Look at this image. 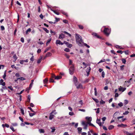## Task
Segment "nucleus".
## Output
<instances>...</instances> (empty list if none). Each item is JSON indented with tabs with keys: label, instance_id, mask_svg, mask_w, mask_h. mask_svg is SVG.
I'll use <instances>...</instances> for the list:
<instances>
[{
	"label": "nucleus",
	"instance_id": "nucleus-1",
	"mask_svg": "<svg viewBox=\"0 0 135 135\" xmlns=\"http://www.w3.org/2000/svg\"><path fill=\"white\" fill-rule=\"evenodd\" d=\"M75 35L76 41L77 44L79 46H82L83 45L84 42L82 37L77 34H75Z\"/></svg>",
	"mask_w": 135,
	"mask_h": 135
},
{
	"label": "nucleus",
	"instance_id": "nucleus-2",
	"mask_svg": "<svg viewBox=\"0 0 135 135\" xmlns=\"http://www.w3.org/2000/svg\"><path fill=\"white\" fill-rule=\"evenodd\" d=\"M111 32V30L108 28H105L104 32L105 34L107 36H108L110 34Z\"/></svg>",
	"mask_w": 135,
	"mask_h": 135
},
{
	"label": "nucleus",
	"instance_id": "nucleus-3",
	"mask_svg": "<svg viewBox=\"0 0 135 135\" xmlns=\"http://www.w3.org/2000/svg\"><path fill=\"white\" fill-rule=\"evenodd\" d=\"M74 70V66L73 65L70 66L69 69V72L71 75H73Z\"/></svg>",
	"mask_w": 135,
	"mask_h": 135
},
{
	"label": "nucleus",
	"instance_id": "nucleus-4",
	"mask_svg": "<svg viewBox=\"0 0 135 135\" xmlns=\"http://www.w3.org/2000/svg\"><path fill=\"white\" fill-rule=\"evenodd\" d=\"M81 124L82 125L84 126L83 128L84 129H87L88 123H86L85 121H83L82 122Z\"/></svg>",
	"mask_w": 135,
	"mask_h": 135
},
{
	"label": "nucleus",
	"instance_id": "nucleus-5",
	"mask_svg": "<svg viewBox=\"0 0 135 135\" xmlns=\"http://www.w3.org/2000/svg\"><path fill=\"white\" fill-rule=\"evenodd\" d=\"M64 43L69 48L73 46L72 44H70L69 42L66 41H64Z\"/></svg>",
	"mask_w": 135,
	"mask_h": 135
},
{
	"label": "nucleus",
	"instance_id": "nucleus-6",
	"mask_svg": "<svg viewBox=\"0 0 135 135\" xmlns=\"http://www.w3.org/2000/svg\"><path fill=\"white\" fill-rule=\"evenodd\" d=\"M77 89L82 88L83 86L81 84H78V83L75 84Z\"/></svg>",
	"mask_w": 135,
	"mask_h": 135
},
{
	"label": "nucleus",
	"instance_id": "nucleus-7",
	"mask_svg": "<svg viewBox=\"0 0 135 135\" xmlns=\"http://www.w3.org/2000/svg\"><path fill=\"white\" fill-rule=\"evenodd\" d=\"M65 37V36L64 35L61 33L59 35V38L60 39H63Z\"/></svg>",
	"mask_w": 135,
	"mask_h": 135
},
{
	"label": "nucleus",
	"instance_id": "nucleus-8",
	"mask_svg": "<svg viewBox=\"0 0 135 135\" xmlns=\"http://www.w3.org/2000/svg\"><path fill=\"white\" fill-rule=\"evenodd\" d=\"M96 123L98 124L100 126H101L102 125V123L100 122V119H97L96 120Z\"/></svg>",
	"mask_w": 135,
	"mask_h": 135
},
{
	"label": "nucleus",
	"instance_id": "nucleus-9",
	"mask_svg": "<svg viewBox=\"0 0 135 135\" xmlns=\"http://www.w3.org/2000/svg\"><path fill=\"white\" fill-rule=\"evenodd\" d=\"M47 6L48 7L50 8V10L51 11H52L54 13L58 15H59V13L58 12H57L56 11V10H54L52 9L50 7H49V6H48L47 5Z\"/></svg>",
	"mask_w": 135,
	"mask_h": 135
},
{
	"label": "nucleus",
	"instance_id": "nucleus-10",
	"mask_svg": "<svg viewBox=\"0 0 135 135\" xmlns=\"http://www.w3.org/2000/svg\"><path fill=\"white\" fill-rule=\"evenodd\" d=\"M28 61V60L27 59L25 60H20V63L21 64H24V62H27Z\"/></svg>",
	"mask_w": 135,
	"mask_h": 135
},
{
	"label": "nucleus",
	"instance_id": "nucleus-11",
	"mask_svg": "<svg viewBox=\"0 0 135 135\" xmlns=\"http://www.w3.org/2000/svg\"><path fill=\"white\" fill-rule=\"evenodd\" d=\"M54 111H53L51 113V114L50 115L49 117V119L50 120H52L53 118H54V115L53 114H52L53 113H54Z\"/></svg>",
	"mask_w": 135,
	"mask_h": 135
},
{
	"label": "nucleus",
	"instance_id": "nucleus-12",
	"mask_svg": "<svg viewBox=\"0 0 135 135\" xmlns=\"http://www.w3.org/2000/svg\"><path fill=\"white\" fill-rule=\"evenodd\" d=\"M126 89V88H123L122 87H120V88H119V90L120 91H122L123 92Z\"/></svg>",
	"mask_w": 135,
	"mask_h": 135
},
{
	"label": "nucleus",
	"instance_id": "nucleus-13",
	"mask_svg": "<svg viewBox=\"0 0 135 135\" xmlns=\"http://www.w3.org/2000/svg\"><path fill=\"white\" fill-rule=\"evenodd\" d=\"M73 81L75 84H76L77 83V80L75 76H74L73 79Z\"/></svg>",
	"mask_w": 135,
	"mask_h": 135
},
{
	"label": "nucleus",
	"instance_id": "nucleus-14",
	"mask_svg": "<svg viewBox=\"0 0 135 135\" xmlns=\"http://www.w3.org/2000/svg\"><path fill=\"white\" fill-rule=\"evenodd\" d=\"M127 126L126 125L124 124H118L117 125V126L118 127H125Z\"/></svg>",
	"mask_w": 135,
	"mask_h": 135
},
{
	"label": "nucleus",
	"instance_id": "nucleus-15",
	"mask_svg": "<svg viewBox=\"0 0 135 135\" xmlns=\"http://www.w3.org/2000/svg\"><path fill=\"white\" fill-rule=\"evenodd\" d=\"M4 80L2 79H1L0 80V83L3 86H4L5 85V83L3 82Z\"/></svg>",
	"mask_w": 135,
	"mask_h": 135
},
{
	"label": "nucleus",
	"instance_id": "nucleus-16",
	"mask_svg": "<svg viewBox=\"0 0 135 135\" xmlns=\"http://www.w3.org/2000/svg\"><path fill=\"white\" fill-rule=\"evenodd\" d=\"M52 54L50 52H47L45 56V57H48L50 56H51Z\"/></svg>",
	"mask_w": 135,
	"mask_h": 135
},
{
	"label": "nucleus",
	"instance_id": "nucleus-17",
	"mask_svg": "<svg viewBox=\"0 0 135 135\" xmlns=\"http://www.w3.org/2000/svg\"><path fill=\"white\" fill-rule=\"evenodd\" d=\"M85 119L88 120L89 122H90L92 120V118L91 117H86Z\"/></svg>",
	"mask_w": 135,
	"mask_h": 135
},
{
	"label": "nucleus",
	"instance_id": "nucleus-18",
	"mask_svg": "<svg viewBox=\"0 0 135 135\" xmlns=\"http://www.w3.org/2000/svg\"><path fill=\"white\" fill-rule=\"evenodd\" d=\"M128 83V84H126V86L128 87L129 86V85H130L131 84V81L129 80L128 81H125V84H126V83Z\"/></svg>",
	"mask_w": 135,
	"mask_h": 135
},
{
	"label": "nucleus",
	"instance_id": "nucleus-19",
	"mask_svg": "<svg viewBox=\"0 0 135 135\" xmlns=\"http://www.w3.org/2000/svg\"><path fill=\"white\" fill-rule=\"evenodd\" d=\"M39 131L41 133H44L45 132L44 130L42 129H39Z\"/></svg>",
	"mask_w": 135,
	"mask_h": 135
},
{
	"label": "nucleus",
	"instance_id": "nucleus-20",
	"mask_svg": "<svg viewBox=\"0 0 135 135\" xmlns=\"http://www.w3.org/2000/svg\"><path fill=\"white\" fill-rule=\"evenodd\" d=\"M124 133L127 135H133L134 134V133H129L128 132L126 131H124Z\"/></svg>",
	"mask_w": 135,
	"mask_h": 135
},
{
	"label": "nucleus",
	"instance_id": "nucleus-21",
	"mask_svg": "<svg viewBox=\"0 0 135 135\" xmlns=\"http://www.w3.org/2000/svg\"><path fill=\"white\" fill-rule=\"evenodd\" d=\"M77 129L78 131V132L79 133H80L81 132V130H82V128L81 127H78L77 128Z\"/></svg>",
	"mask_w": 135,
	"mask_h": 135
},
{
	"label": "nucleus",
	"instance_id": "nucleus-22",
	"mask_svg": "<svg viewBox=\"0 0 135 135\" xmlns=\"http://www.w3.org/2000/svg\"><path fill=\"white\" fill-rule=\"evenodd\" d=\"M63 32L65 34H67L70 37L71 36V35L70 34L66 31H64Z\"/></svg>",
	"mask_w": 135,
	"mask_h": 135
},
{
	"label": "nucleus",
	"instance_id": "nucleus-23",
	"mask_svg": "<svg viewBox=\"0 0 135 135\" xmlns=\"http://www.w3.org/2000/svg\"><path fill=\"white\" fill-rule=\"evenodd\" d=\"M61 12L63 14V15H65L66 17H68V14L67 13H66L64 11H61Z\"/></svg>",
	"mask_w": 135,
	"mask_h": 135
},
{
	"label": "nucleus",
	"instance_id": "nucleus-24",
	"mask_svg": "<svg viewBox=\"0 0 135 135\" xmlns=\"http://www.w3.org/2000/svg\"><path fill=\"white\" fill-rule=\"evenodd\" d=\"M62 78V76H56L55 78V79L56 80H59L61 79Z\"/></svg>",
	"mask_w": 135,
	"mask_h": 135
},
{
	"label": "nucleus",
	"instance_id": "nucleus-25",
	"mask_svg": "<svg viewBox=\"0 0 135 135\" xmlns=\"http://www.w3.org/2000/svg\"><path fill=\"white\" fill-rule=\"evenodd\" d=\"M42 57H41L40 59H38V60H37V63L38 64L40 63L41 62V61H42Z\"/></svg>",
	"mask_w": 135,
	"mask_h": 135
},
{
	"label": "nucleus",
	"instance_id": "nucleus-26",
	"mask_svg": "<svg viewBox=\"0 0 135 135\" xmlns=\"http://www.w3.org/2000/svg\"><path fill=\"white\" fill-rule=\"evenodd\" d=\"M25 80L26 79L23 77H21L19 78H17V80Z\"/></svg>",
	"mask_w": 135,
	"mask_h": 135
},
{
	"label": "nucleus",
	"instance_id": "nucleus-27",
	"mask_svg": "<svg viewBox=\"0 0 135 135\" xmlns=\"http://www.w3.org/2000/svg\"><path fill=\"white\" fill-rule=\"evenodd\" d=\"M48 81V79L47 78H46L43 80V82L44 84H46L47 83Z\"/></svg>",
	"mask_w": 135,
	"mask_h": 135
},
{
	"label": "nucleus",
	"instance_id": "nucleus-28",
	"mask_svg": "<svg viewBox=\"0 0 135 135\" xmlns=\"http://www.w3.org/2000/svg\"><path fill=\"white\" fill-rule=\"evenodd\" d=\"M31 31V29L30 28H28L26 31V34L28 33V32H30Z\"/></svg>",
	"mask_w": 135,
	"mask_h": 135
},
{
	"label": "nucleus",
	"instance_id": "nucleus-29",
	"mask_svg": "<svg viewBox=\"0 0 135 135\" xmlns=\"http://www.w3.org/2000/svg\"><path fill=\"white\" fill-rule=\"evenodd\" d=\"M61 41L60 40H57L56 41V45L59 44L60 45Z\"/></svg>",
	"mask_w": 135,
	"mask_h": 135
},
{
	"label": "nucleus",
	"instance_id": "nucleus-30",
	"mask_svg": "<svg viewBox=\"0 0 135 135\" xmlns=\"http://www.w3.org/2000/svg\"><path fill=\"white\" fill-rule=\"evenodd\" d=\"M114 127L113 126L111 125L109 127L108 129L109 130L112 129L114 128Z\"/></svg>",
	"mask_w": 135,
	"mask_h": 135
},
{
	"label": "nucleus",
	"instance_id": "nucleus-31",
	"mask_svg": "<svg viewBox=\"0 0 135 135\" xmlns=\"http://www.w3.org/2000/svg\"><path fill=\"white\" fill-rule=\"evenodd\" d=\"M43 29L47 33H49V30H48L46 28H43Z\"/></svg>",
	"mask_w": 135,
	"mask_h": 135
},
{
	"label": "nucleus",
	"instance_id": "nucleus-32",
	"mask_svg": "<svg viewBox=\"0 0 135 135\" xmlns=\"http://www.w3.org/2000/svg\"><path fill=\"white\" fill-rule=\"evenodd\" d=\"M51 38H50L48 39L46 43V45H47L48 44H49L51 40Z\"/></svg>",
	"mask_w": 135,
	"mask_h": 135
},
{
	"label": "nucleus",
	"instance_id": "nucleus-33",
	"mask_svg": "<svg viewBox=\"0 0 135 135\" xmlns=\"http://www.w3.org/2000/svg\"><path fill=\"white\" fill-rule=\"evenodd\" d=\"M6 76V71H5L4 73V74L3 76V78L4 79H5V78Z\"/></svg>",
	"mask_w": 135,
	"mask_h": 135
},
{
	"label": "nucleus",
	"instance_id": "nucleus-34",
	"mask_svg": "<svg viewBox=\"0 0 135 135\" xmlns=\"http://www.w3.org/2000/svg\"><path fill=\"white\" fill-rule=\"evenodd\" d=\"M13 58L15 60V61L16 60L17 58V57L16 54H15L13 55Z\"/></svg>",
	"mask_w": 135,
	"mask_h": 135
},
{
	"label": "nucleus",
	"instance_id": "nucleus-35",
	"mask_svg": "<svg viewBox=\"0 0 135 135\" xmlns=\"http://www.w3.org/2000/svg\"><path fill=\"white\" fill-rule=\"evenodd\" d=\"M91 70V68L90 67H89V68H88L86 70V72H90Z\"/></svg>",
	"mask_w": 135,
	"mask_h": 135
},
{
	"label": "nucleus",
	"instance_id": "nucleus-36",
	"mask_svg": "<svg viewBox=\"0 0 135 135\" xmlns=\"http://www.w3.org/2000/svg\"><path fill=\"white\" fill-rule=\"evenodd\" d=\"M93 35L94 36L96 37L99 38V36L97 35V34L96 33H94L93 34Z\"/></svg>",
	"mask_w": 135,
	"mask_h": 135
},
{
	"label": "nucleus",
	"instance_id": "nucleus-37",
	"mask_svg": "<svg viewBox=\"0 0 135 135\" xmlns=\"http://www.w3.org/2000/svg\"><path fill=\"white\" fill-rule=\"evenodd\" d=\"M36 114V113H29V115L30 117H32L34 115H35Z\"/></svg>",
	"mask_w": 135,
	"mask_h": 135
},
{
	"label": "nucleus",
	"instance_id": "nucleus-38",
	"mask_svg": "<svg viewBox=\"0 0 135 135\" xmlns=\"http://www.w3.org/2000/svg\"><path fill=\"white\" fill-rule=\"evenodd\" d=\"M31 99V97L30 95H28V99L27 100V102H28V103H29L30 102V100Z\"/></svg>",
	"mask_w": 135,
	"mask_h": 135
},
{
	"label": "nucleus",
	"instance_id": "nucleus-39",
	"mask_svg": "<svg viewBox=\"0 0 135 135\" xmlns=\"http://www.w3.org/2000/svg\"><path fill=\"white\" fill-rule=\"evenodd\" d=\"M105 103V102L103 101L102 99L100 102V103L101 104H104Z\"/></svg>",
	"mask_w": 135,
	"mask_h": 135
},
{
	"label": "nucleus",
	"instance_id": "nucleus-40",
	"mask_svg": "<svg viewBox=\"0 0 135 135\" xmlns=\"http://www.w3.org/2000/svg\"><path fill=\"white\" fill-rule=\"evenodd\" d=\"M51 48V47H49L47 48L45 50L44 52V53L46 52L47 51L49 50Z\"/></svg>",
	"mask_w": 135,
	"mask_h": 135
},
{
	"label": "nucleus",
	"instance_id": "nucleus-41",
	"mask_svg": "<svg viewBox=\"0 0 135 135\" xmlns=\"http://www.w3.org/2000/svg\"><path fill=\"white\" fill-rule=\"evenodd\" d=\"M105 61V60L104 59H103L102 60H101L98 63V64H99V63H100L104 62Z\"/></svg>",
	"mask_w": 135,
	"mask_h": 135
},
{
	"label": "nucleus",
	"instance_id": "nucleus-42",
	"mask_svg": "<svg viewBox=\"0 0 135 135\" xmlns=\"http://www.w3.org/2000/svg\"><path fill=\"white\" fill-rule=\"evenodd\" d=\"M93 99L97 103H99V101L98 99L93 98Z\"/></svg>",
	"mask_w": 135,
	"mask_h": 135
},
{
	"label": "nucleus",
	"instance_id": "nucleus-43",
	"mask_svg": "<svg viewBox=\"0 0 135 135\" xmlns=\"http://www.w3.org/2000/svg\"><path fill=\"white\" fill-rule=\"evenodd\" d=\"M83 45L88 48L90 47V46L86 43H85L84 42V43H83Z\"/></svg>",
	"mask_w": 135,
	"mask_h": 135
},
{
	"label": "nucleus",
	"instance_id": "nucleus-44",
	"mask_svg": "<svg viewBox=\"0 0 135 135\" xmlns=\"http://www.w3.org/2000/svg\"><path fill=\"white\" fill-rule=\"evenodd\" d=\"M122 61L123 63L125 64L126 63V61L125 59H122Z\"/></svg>",
	"mask_w": 135,
	"mask_h": 135
},
{
	"label": "nucleus",
	"instance_id": "nucleus-45",
	"mask_svg": "<svg viewBox=\"0 0 135 135\" xmlns=\"http://www.w3.org/2000/svg\"><path fill=\"white\" fill-rule=\"evenodd\" d=\"M50 128L52 129V131H51L52 132H54L55 131V129L54 127H51Z\"/></svg>",
	"mask_w": 135,
	"mask_h": 135
},
{
	"label": "nucleus",
	"instance_id": "nucleus-46",
	"mask_svg": "<svg viewBox=\"0 0 135 135\" xmlns=\"http://www.w3.org/2000/svg\"><path fill=\"white\" fill-rule=\"evenodd\" d=\"M64 51L66 52H69L70 51V49L68 48H66L64 50Z\"/></svg>",
	"mask_w": 135,
	"mask_h": 135
},
{
	"label": "nucleus",
	"instance_id": "nucleus-47",
	"mask_svg": "<svg viewBox=\"0 0 135 135\" xmlns=\"http://www.w3.org/2000/svg\"><path fill=\"white\" fill-rule=\"evenodd\" d=\"M69 114L70 115L73 116L74 115V113L73 112H70L69 113Z\"/></svg>",
	"mask_w": 135,
	"mask_h": 135
},
{
	"label": "nucleus",
	"instance_id": "nucleus-48",
	"mask_svg": "<svg viewBox=\"0 0 135 135\" xmlns=\"http://www.w3.org/2000/svg\"><path fill=\"white\" fill-rule=\"evenodd\" d=\"M78 27L79 28L81 29H83V26L80 25H78Z\"/></svg>",
	"mask_w": 135,
	"mask_h": 135
},
{
	"label": "nucleus",
	"instance_id": "nucleus-49",
	"mask_svg": "<svg viewBox=\"0 0 135 135\" xmlns=\"http://www.w3.org/2000/svg\"><path fill=\"white\" fill-rule=\"evenodd\" d=\"M49 81L50 82H55L54 80L51 78H50L49 80Z\"/></svg>",
	"mask_w": 135,
	"mask_h": 135
},
{
	"label": "nucleus",
	"instance_id": "nucleus-50",
	"mask_svg": "<svg viewBox=\"0 0 135 135\" xmlns=\"http://www.w3.org/2000/svg\"><path fill=\"white\" fill-rule=\"evenodd\" d=\"M129 112L126 111H125L124 113H123V114L124 115H126L128 114V113H129Z\"/></svg>",
	"mask_w": 135,
	"mask_h": 135
},
{
	"label": "nucleus",
	"instance_id": "nucleus-51",
	"mask_svg": "<svg viewBox=\"0 0 135 135\" xmlns=\"http://www.w3.org/2000/svg\"><path fill=\"white\" fill-rule=\"evenodd\" d=\"M10 128L13 132H15V131L14 128L12 126H11L10 127Z\"/></svg>",
	"mask_w": 135,
	"mask_h": 135
},
{
	"label": "nucleus",
	"instance_id": "nucleus-52",
	"mask_svg": "<svg viewBox=\"0 0 135 135\" xmlns=\"http://www.w3.org/2000/svg\"><path fill=\"white\" fill-rule=\"evenodd\" d=\"M105 73L104 71H102V77L103 78L104 77Z\"/></svg>",
	"mask_w": 135,
	"mask_h": 135
},
{
	"label": "nucleus",
	"instance_id": "nucleus-53",
	"mask_svg": "<svg viewBox=\"0 0 135 135\" xmlns=\"http://www.w3.org/2000/svg\"><path fill=\"white\" fill-rule=\"evenodd\" d=\"M20 111H21V113L23 115H24V112L23 110L21 108Z\"/></svg>",
	"mask_w": 135,
	"mask_h": 135
},
{
	"label": "nucleus",
	"instance_id": "nucleus-54",
	"mask_svg": "<svg viewBox=\"0 0 135 135\" xmlns=\"http://www.w3.org/2000/svg\"><path fill=\"white\" fill-rule=\"evenodd\" d=\"M118 105L119 106L121 107H122L123 106V104L122 103L120 102L118 104Z\"/></svg>",
	"mask_w": 135,
	"mask_h": 135
},
{
	"label": "nucleus",
	"instance_id": "nucleus-55",
	"mask_svg": "<svg viewBox=\"0 0 135 135\" xmlns=\"http://www.w3.org/2000/svg\"><path fill=\"white\" fill-rule=\"evenodd\" d=\"M69 65H72V61L70 60V59H69Z\"/></svg>",
	"mask_w": 135,
	"mask_h": 135
},
{
	"label": "nucleus",
	"instance_id": "nucleus-56",
	"mask_svg": "<svg viewBox=\"0 0 135 135\" xmlns=\"http://www.w3.org/2000/svg\"><path fill=\"white\" fill-rule=\"evenodd\" d=\"M12 125L14 126H17V123H12Z\"/></svg>",
	"mask_w": 135,
	"mask_h": 135
},
{
	"label": "nucleus",
	"instance_id": "nucleus-57",
	"mask_svg": "<svg viewBox=\"0 0 135 135\" xmlns=\"http://www.w3.org/2000/svg\"><path fill=\"white\" fill-rule=\"evenodd\" d=\"M33 83H31L30 84V85L29 86V89H31V88H32V86L33 85Z\"/></svg>",
	"mask_w": 135,
	"mask_h": 135
},
{
	"label": "nucleus",
	"instance_id": "nucleus-58",
	"mask_svg": "<svg viewBox=\"0 0 135 135\" xmlns=\"http://www.w3.org/2000/svg\"><path fill=\"white\" fill-rule=\"evenodd\" d=\"M117 52L122 54L123 53V52L121 50H118L117 51Z\"/></svg>",
	"mask_w": 135,
	"mask_h": 135
},
{
	"label": "nucleus",
	"instance_id": "nucleus-59",
	"mask_svg": "<svg viewBox=\"0 0 135 135\" xmlns=\"http://www.w3.org/2000/svg\"><path fill=\"white\" fill-rule=\"evenodd\" d=\"M118 113V112H116L113 115V117L114 118H115V116Z\"/></svg>",
	"mask_w": 135,
	"mask_h": 135
},
{
	"label": "nucleus",
	"instance_id": "nucleus-60",
	"mask_svg": "<svg viewBox=\"0 0 135 135\" xmlns=\"http://www.w3.org/2000/svg\"><path fill=\"white\" fill-rule=\"evenodd\" d=\"M21 41L22 43H24V39L23 37H21Z\"/></svg>",
	"mask_w": 135,
	"mask_h": 135
},
{
	"label": "nucleus",
	"instance_id": "nucleus-61",
	"mask_svg": "<svg viewBox=\"0 0 135 135\" xmlns=\"http://www.w3.org/2000/svg\"><path fill=\"white\" fill-rule=\"evenodd\" d=\"M97 111H96V113L98 114L100 112V109L99 108L97 109Z\"/></svg>",
	"mask_w": 135,
	"mask_h": 135
},
{
	"label": "nucleus",
	"instance_id": "nucleus-62",
	"mask_svg": "<svg viewBox=\"0 0 135 135\" xmlns=\"http://www.w3.org/2000/svg\"><path fill=\"white\" fill-rule=\"evenodd\" d=\"M105 44L106 45L108 46H112V45L111 44H109L108 42H106L105 43Z\"/></svg>",
	"mask_w": 135,
	"mask_h": 135
},
{
	"label": "nucleus",
	"instance_id": "nucleus-63",
	"mask_svg": "<svg viewBox=\"0 0 135 135\" xmlns=\"http://www.w3.org/2000/svg\"><path fill=\"white\" fill-rule=\"evenodd\" d=\"M63 22L65 23H68V21L67 20H63Z\"/></svg>",
	"mask_w": 135,
	"mask_h": 135
},
{
	"label": "nucleus",
	"instance_id": "nucleus-64",
	"mask_svg": "<svg viewBox=\"0 0 135 135\" xmlns=\"http://www.w3.org/2000/svg\"><path fill=\"white\" fill-rule=\"evenodd\" d=\"M41 49H38L37 50V52L38 53H39L41 52Z\"/></svg>",
	"mask_w": 135,
	"mask_h": 135
}]
</instances>
